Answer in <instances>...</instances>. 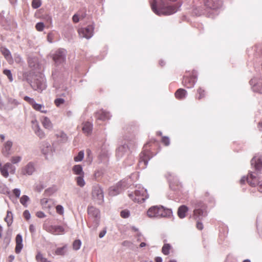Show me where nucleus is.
<instances>
[{
	"instance_id": "f257e3e1",
	"label": "nucleus",
	"mask_w": 262,
	"mask_h": 262,
	"mask_svg": "<svg viewBox=\"0 0 262 262\" xmlns=\"http://www.w3.org/2000/svg\"><path fill=\"white\" fill-rule=\"evenodd\" d=\"M177 0H153L151 3V9L158 15H167L176 13L181 5H171Z\"/></svg>"
},
{
	"instance_id": "f03ea898",
	"label": "nucleus",
	"mask_w": 262,
	"mask_h": 262,
	"mask_svg": "<svg viewBox=\"0 0 262 262\" xmlns=\"http://www.w3.org/2000/svg\"><path fill=\"white\" fill-rule=\"evenodd\" d=\"M172 211L163 206H154L147 211V215L150 218L169 217L172 215Z\"/></svg>"
},
{
	"instance_id": "7ed1b4c3",
	"label": "nucleus",
	"mask_w": 262,
	"mask_h": 262,
	"mask_svg": "<svg viewBox=\"0 0 262 262\" xmlns=\"http://www.w3.org/2000/svg\"><path fill=\"white\" fill-rule=\"evenodd\" d=\"M129 197L135 202L143 203L148 198L146 189L141 186H136L134 192L128 193Z\"/></svg>"
},
{
	"instance_id": "20e7f679",
	"label": "nucleus",
	"mask_w": 262,
	"mask_h": 262,
	"mask_svg": "<svg viewBox=\"0 0 262 262\" xmlns=\"http://www.w3.org/2000/svg\"><path fill=\"white\" fill-rule=\"evenodd\" d=\"M88 214L89 222H91L94 229H96L98 226L100 220V212L99 210L93 206H89L88 208Z\"/></svg>"
},
{
	"instance_id": "39448f33",
	"label": "nucleus",
	"mask_w": 262,
	"mask_h": 262,
	"mask_svg": "<svg viewBox=\"0 0 262 262\" xmlns=\"http://www.w3.org/2000/svg\"><path fill=\"white\" fill-rule=\"evenodd\" d=\"M30 85L33 90L41 92L46 88L44 76L40 73L35 75L30 82Z\"/></svg>"
},
{
	"instance_id": "423d86ee",
	"label": "nucleus",
	"mask_w": 262,
	"mask_h": 262,
	"mask_svg": "<svg viewBox=\"0 0 262 262\" xmlns=\"http://www.w3.org/2000/svg\"><path fill=\"white\" fill-rule=\"evenodd\" d=\"M93 200L98 204L101 205L104 201L103 191L101 186L98 184L93 185L92 190Z\"/></svg>"
},
{
	"instance_id": "0eeeda50",
	"label": "nucleus",
	"mask_w": 262,
	"mask_h": 262,
	"mask_svg": "<svg viewBox=\"0 0 262 262\" xmlns=\"http://www.w3.org/2000/svg\"><path fill=\"white\" fill-rule=\"evenodd\" d=\"M16 172V167L10 162H7L3 164L0 162V172L5 178H7L10 174H14Z\"/></svg>"
},
{
	"instance_id": "6e6552de",
	"label": "nucleus",
	"mask_w": 262,
	"mask_h": 262,
	"mask_svg": "<svg viewBox=\"0 0 262 262\" xmlns=\"http://www.w3.org/2000/svg\"><path fill=\"white\" fill-rule=\"evenodd\" d=\"M193 215L196 220H202L206 215L204 205L202 202H198L195 205Z\"/></svg>"
},
{
	"instance_id": "1a4fd4ad",
	"label": "nucleus",
	"mask_w": 262,
	"mask_h": 262,
	"mask_svg": "<svg viewBox=\"0 0 262 262\" xmlns=\"http://www.w3.org/2000/svg\"><path fill=\"white\" fill-rule=\"evenodd\" d=\"M36 171V165L33 162H29L21 169V174L24 176H32Z\"/></svg>"
},
{
	"instance_id": "9d476101",
	"label": "nucleus",
	"mask_w": 262,
	"mask_h": 262,
	"mask_svg": "<svg viewBox=\"0 0 262 262\" xmlns=\"http://www.w3.org/2000/svg\"><path fill=\"white\" fill-rule=\"evenodd\" d=\"M94 29L93 25H89L85 28L79 29L78 33L81 37L90 39L93 35Z\"/></svg>"
},
{
	"instance_id": "9b49d317",
	"label": "nucleus",
	"mask_w": 262,
	"mask_h": 262,
	"mask_svg": "<svg viewBox=\"0 0 262 262\" xmlns=\"http://www.w3.org/2000/svg\"><path fill=\"white\" fill-rule=\"evenodd\" d=\"M66 51L63 49H58L53 55V59L57 64H60L63 62L66 59Z\"/></svg>"
},
{
	"instance_id": "f8f14e48",
	"label": "nucleus",
	"mask_w": 262,
	"mask_h": 262,
	"mask_svg": "<svg viewBox=\"0 0 262 262\" xmlns=\"http://www.w3.org/2000/svg\"><path fill=\"white\" fill-rule=\"evenodd\" d=\"M251 165H254L256 170L262 173V156L256 155L251 161Z\"/></svg>"
},
{
	"instance_id": "ddd939ff",
	"label": "nucleus",
	"mask_w": 262,
	"mask_h": 262,
	"mask_svg": "<svg viewBox=\"0 0 262 262\" xmlns=\"http://www.w3.org/2000/svg\"><path fill=\"white\" fill-rule=\"evenodd\" d=\"M19 103L15 99L11 97H8L6 104L4 103V107L2 110L11 111L19 105Z\"/></svg>"
},
{
	"instance_id": "4468645a",
	"label": "nucleus",
	"mask_w": 262,
	"mask_h": 262,
	"mask_svg": "<svg viewBox=\"0 0 262 262\" xmlns=\"http://www.w3.org/2000/svg\"><path fill=\"white\" fill-rule=\"evenodd\" d=\"M245 181H247L251 186L254 187L257 184V178L252 173H250L247 177L245 176L243 177L240 181L241 184L244 183Z\"/></svg>"
},
{
	"instance_id": "2eb2a0df",
	"label": "nucleus",
	"mask_w": 262,
	"mask_h": 262,
	"mask_svg": "<svg viewBox=\"0 0 262 262\" xmlns=\"http://www.w3.org/2000/svg\"><path fill=\"white\" fill-rule=\"evenodd\" d=\"M12 145L13 142L11 140H8L4 143L2 149V153L5 157H8L11 154Z\"/></svg>"
},
{
	"instance_id": "dca6fc26",
	"label": "nucleus",
	"mask_w": 262,
	"mask_h": 262,
	"mask_svg": "<svg viewBox=\"0 0 262 262\" xmlns=\"http://www.w3.org/2000/svg\"><path fill=\"white\" fill-rule=\"evenodd\" d=\"M205 4L208 8L216 10L222 6V2L221 0H205Z\"/></svg>"
},
{
	"instance_id": "f3484780",
	"label": "nucleus",
	"mask_w": 262,
	"mask_h": 262,
	"mask_svg": "<svg viewBox=\"0 0 262 262\" xmlns=\"http://www.w3.org/2000/svg\"><path fill=\"white\" fill-rule=\"evenodd\" d=\"M47 231L51 234L55 235L64 233L66 232L65 229L63 226L56 225H52L50 226Z\"/></svg>"
},
{
	"instance_id": "a211bd4d",
	"label": "nucleus",
	"mask_w": 262,
	"mask_h": 262,
	"mask_svg": "<svg viewBox=\"0 0 262 262\" xmlns=\"http://www.w3.org/2000/svg\"><path fill=\"white\" fill-rule=\"evenodd\" d=\"M149 160L147 151H144L141 154L139 164L141 168H145L146 167Z\"/></svg>"
},
{
	"instance_id": "6ab92c4d",
	"label": "nucleus",
	"mask_w": 262,
	"mask_h": 262,
	"mask_svg": "<svg viewBox=\"0 0 262 262\" xmlns=\"http://www.w3.org/2000/svg\"><path fill=\"white\" fill-rule=\"evenodd\" d=\"M250 84L254 92L262 93V82H258L256 78H253L250 81Z\"/></svg>"
},
{
	"instance_id": "aec40b11",
	"label": "nucleus",
	"mask_w": 262,
	"mask_h": 262,
	"mask_svg": "<svg viewBox=\"0 0 262 262\" xmlns=\"http://www.w3.org/2000/svg\"><path fill=\"white\" fill-rule=\"evenodd\" d=\"M15 243L16 247L15 251L17 254H19L23 248V237L20 234H18L16 235L15 237Z\"/></svg>"
},
{
	"instance_id": "412c9836",
	"label": "nucleus",
	"mask_w": 262,
	"mask_h": 262,
	"mask_svg": "<svg viewBox=\"0 0 262 262\" xmlns=\"http://www.w3.org/2000/svg\"><path fill=\"white\" fill-rule=\"evenodd\" d=\"M121 186V183L119 182L116 186L110 187L108 192L109 195L111 196H115L119 194L122 190Z\"/></svg>"
},
{
	"instance_id": "4be33fe9",
	"label": "nucleus",
	"mask_w": 262,
	"mask_h": 262,
	"mask_svg": "<svg viewBox=\"0 0 262 262\" xmlns=\"http://www.w3.org/2000/svg\"><path fill=\"white\" fill-rule=\"evenodd\" d=\"M96 117L97 119L104 121L109 119L111 117L110 114L103 110H99L96 114Z\"/></svg>"
},
{
	"instance_id": "5701e85b",
	"label": "nucleus",
	"mask_w": 262,
	"mask_h": 262,
	"mask_svg": "<svg viewBox=\"0 0 262 262\" xmlns=\"http://www.w3.org/2000/svg\"><path fill=\"white\" fill-rule=\"evenodd\" d=\"M129 152V148L127 145L124 144L118 147L117 150V156L118 158H121L125 154H128Z\"/></svg>"
},
{
	"instance_id": "b1692460",
	"label": "nucleus",
	"mask_w": 262,
	"mask_h": 262,
	"mask_svg": "<svg viewBox=\"0 0 262 262\" xmlns=\"http://www.w3.org/2000/svg\"><path fill=\"white\" fill-rule=\"evenodd\" d=\"M82 130L86 135H90L93 130V124L90 122H85L82 123Z\"/></svg>"
},
{
	"instance_id": "393cba45",
	"label": "nucleus",
	"mask_w": 262,
	"mask_h": 262,
	"mask_svg": "<svg viewBox=\"0 0 262 262\" xmlns=\"http://www.w3.org/2000/svg\"><path fill=\"white\" fill-rule=\"evenodd\" d=\"M41 122L44 128L48 130H51L53 125L50 119L47 117L43 116L41 119Z\"/></svg>"
},
{
	"instance_id": "a878e982",
	"label": "nucleus",
	"mask_w": 262,
	"mask_h": 262,
	"mask_svg": "<svg viewBox=\"0 0 262 262\" xmlns=\"http://www.w3.org/2000/svg\"><path fill=\"white\" fill-rule=\"evenodd\" d=\"M184 84L187 88H191L194 86L196 82V79L194 77L184 78Z\"/></svg>"
},
{
	"instance_id": "bb28decb",
	"label": "nucleus",
	"mask_w": 262,
	"mask_h": 262,
	"mask_svg": "<svg viewBox=\"0 0 262 262\" xmlns=\"http://www.w3.org/2000/svg\"><path fill=\"white\" fill-rule=\"evenodd\" d=\"M1 51L6 59L9 62H12V58L10 51L6 48H2Z\"/></svg>"
},
{
	"instance_id": "cd10ccee",
	"label": "nucleus",
	"mask_w": 262,
	"mask_h": 262,
	"mask_svg": "<svg viewBox=\"0 0 262 262\" xmlns=\"http://www.w3.org/2000/svg\"><path fill=\"white\" fill-rule=\"evenodd\" d=\"M72 171L74 174L79 176L84 175L83 168L80 165H75L72 167Z\"/></svg>"
},
{
	"instance_id": "c85d7f7f",
	"label": "nucleus",
	"mask_w": 262,
	"mask_h": 262,
	"mask_svg": "<svg viewBox=\"0 0 262 262\" xmlns=\"http://www.w3.org/2000/svg\"><path fill=\"white\" fill-rule=\"evenodd\" d=\"M187 91L183 89H179L175 93V96L177 99H183L186 97Z\"/></svg>"
},
{
	"instance_id": "c756f323",
	"label": "nucleus",
	"mask_w": 262,
	"mask_h": 262,
	"mask_svg": "<svg viewBox=\"0 0 262 262\" xmlns=\"http://www.w3.org/2000/svg\"><path fill=\"white\" fill-rule=\"evenodd\" d=\"M32 106L35 110L41 113L46 114L48 112L47 110H45V107L43 105L37 103L36 102L34 103Z\"/></svg>"
},
{
	"instance_id": "7c9ffc66",
	"label": "nucleus",
	"mask_w": 262,
	"mask_h": 262,
	"mask_svg": "<svg viewBox=\"0 0 262 262\" xmlns=\"http://www.w3.org/2000/svg\"><path fill=\"white\" fill-rule=\"evenodd\" d=\"M188 211V208L185 206H181L178 211V215L181 219H183L185 217L186 213Z\"/></svg>"
},
{
	"instance_id": "2f4dec72",
	"label": "nucleus",
	"mask_w": 262,
	"mask_h": 262,
	"mask_svg": "<svg viewBox=\"0 0 262 262\" xmlns=\"http://www.w3.org/2000/svg\"><path fill=\"white\" fill-rule=\"evenodd\" d=\"M56 136L60 142H65L67 141L68 137L67 135L63 132H59L56 134Z\"/></svg>"
},
{
	"instance_id": "473e14b6",
	"label": "nucleus",
	"mask_w": 262,
	"mask_h": 262,
	"mask_svg": "<svg viewBox=\"0 0 262 262\" xmlns=\"http://www.w3.org/2000/svg\"><path fill=\"white\" fill-rule=\"evenodd\" d=\"M84 175H81L77 176V177L75 178V181L76 182L77 185L81 187H83L85 184L84 180Z\"/></svg>"
},
{
	"instance_id": "72a5a7b5",
	"label": "nucleus",
	"mask_w": 262,
	"mask_h": 262,
	"mask_svg": "<svg viewBox=\"0 0 262 262\" xmlns=\"http://www.w3.org/2000/svg\"><path fill=\"white\" fill-rule=\"evenodd\" d=\"M35 134L40 138L43 139L45 137V134L44 132L40 128V126L36 127L33 129Z\"/></svg>"
},
{
	"instance_id": "f704fd0d",
	"label": "nucleus",
	"mask_w": 262,
	"mask_h": 262,
	"mask_svg": "<svg viewBox=\"0 0 262 262\" xmlns=\"http://www.w3.org/2000/svg\"><path fill=\"white\" fill-rule=\"evenodd\" d=\"M30 201V198L28 195H23L20 198V203L22 205H23L25 207H27L28 206L27 203Z\"/></svg>"
},
{
	"instance_id": "c9c22d12",
	"label": "nucleus",
	"mask_w": 262,
	"mask_h": 262,
	"mask_svg": "<svg viewBox=\"0 0 262 262\" xmlns=\"http://www.w3.org/2000/svg\"><path fill=\"white\" fill-rule=\"evenodd\" d=\"M12 214L10 211H7V214L6 217L5 218V221L7 223L8 226H10L12 223Z\"/></svg>"
},
{
	"instance_id": "e433bc0d",
	"label": "nucleus",
	"mask_w": 262,
	"mask_h": 262,
	"mask_svg": "<svg viewBox=\"0 0 262 262\" xmlns=\"http://www.w3.org/2000/svg\"><path fill=\"white\" fill-rule=\"evenodd\" d=\"M49 200L46 198H43L41 200L40 204L43 209H50L51 206L48 204Z\"/></svg>"
},
{
	"instance_id": "4c0bfd02",
	"label": "nucleus",
	"mask_w": 262,
	"mask_h": 262,
	"mask_svg": "<svg viewBox=\"0 0 262 262\" xmlns=\"http://www.w3.org/2000/svg\"><path fill=\"white\" fill-rule=\"evenodd\" d=\"M21 160V157L20 156H13L11 157L10 161L11 163L13 164H16L20 162Z\"/></svg>"
},
{
	"instance_id": "58836bf2",
	"label": "nucleus",
	"mask_w": 262,
	"mask_h": 262,
	"mask_svg": "<svg viewBox=\"0 0 262 262\" xmlns=\"http://www.w3.org/2000/svg\"><path fill=\"white\" fill-rule=\"evenodd\" d=\"M171 246L169 244H164L162 249V253L165 255H168L169 253V250Z\"/></svg>"
},
{
	"instance_id": "ea45409f",
	"label": "nucleus",
	"mask_w": 262,
	"mask_h": 262,
	"mask_svg": "<svg viewBox=\"0 0 262 262\" xmlns=\"http://www.w3.org/2000/svg\"><path fill=\"white\" fill-rule=\"evenodd\" d=\"M84 157V152L83 151H80L78 155L74 157V161L75 162H80L81 161Z\"/></svg>"
},
{
	"instance_id": "a19ab883",
	"label": "nucleus",
	"mask_w": 262,
	"mask_h": 262,
	"mask_svg": "<svg viewBox=\"0 0 262 262\" xmlns=\"http://www.w3.org/2000/svg\"><path fill=\"white\" fill-rule=\"evenodd\" d=\"M66 246H63L61 248H57L55 251V253L58 255H63L66 253Z\"/></svg>"
},
{
	"instance_id": "79ce46f5",
	"label": "nucleus",
	"mask_w": 262,
	"mask_h": 262,
	"mask_svg": "<svg viewBox=\"0 0 262 262\" xmlns=\"http://www.w3.org/2000/svg\"><path fill=\"white\" fill-rule=\"evenodd\" d=\"M81 245V242L80 240H75L73 243V248L75 250H78L80 249Z\"/></svg>"
},
{
	"instance_id": "37998d69",
	"label": "nucleus",
	"mask_w": 262,
	"mask_h": 262,
	"mask_svg": "<svg viewBox=\"0 0 262 262\" xmlns=\"http://www.w3.org/2000/svg\"><path fill=\"white\" fill-rule=\"evenodd\" d=\"M43 145L46 146L47 149L42 148V150L43 153L46 155L50 151H51V147L48 142H43Z\"/></svg>"
},
{
	"instance_id": "c03bdc74",
	"label": "nucleus",
	"mask_w": 262,
	"mask_h": 262,
	"mask_svg": "<svg viewBox=\"0 0 262 262\" xmlns=\"http://www.w3.org/2000/svg\"><path fill=\"white\" fill-rule=\"evenodd\" d=\"M35 28L38 31H42L45 28V25L42 22L37 23L35 25Z\"/></svg>"
},
{
	"instance_id": "a18cd8bd",
	"label": "nucleus",
	"mask_w": 262,
	"mask_h": 262,
	"mask_svg": "<svg viewBox=\"0 0 262 262\" xmlns=\"http://www.w3.org/2000/svg\"><path fill=\"white\" fill-rule=\"evenodd\" d=\"M41 3L40 0H33L32 6L34 9H37L41 6Z\"/></svg>"
},
{
	"instance_id": "49530a36",
	"label": "nucleus",
	"mask_w": 262,
	"mask_h": 262,
	"mask_svg": "<svg viewBox=\"0 0 262 262\" xmlns=\"http://www.w3.org/2000/svg\"><path fill=\"white\" fill-rule=\"evenodd\" d=\"M56 212L60 215H62L64 213V208L63 206L60 205H58L56 206Z\"/></svg>"
},
{
	"instance_id": "de8ad7c7",
	"label": "nucleus",
	"mask_w": 262,
	"mask_h": 262,
	"mask_svg": "<svg viewBox=\"0 0 262 262\" xmlns=\"http://www.w3.org/2000/svg\"><path fill=\"white\" fill-rule=\"evenodd\" d=\"M103 174V171L101 170H98L94 173V178L96 180H98L102 177Z\"/></svg>"
},
{
	"instance_id": "09e8293b",
	"label": "nucleus",
	"mask_w": 262,
	"mask_h": 262,
	"mask_svg": "<svg viewBox=\"0 0 262 262\" xmlns=\"http://www.w3.org/2000/svg\"><path fill=\"white\" fill-rule=\"evenodd\" d=\"M120 215L123 218H128L129 216L130 212L128 210H123L121 211Z\"/></svg>"
},
{
	"instance_id": "8fccbe9b",
	"label": "nucleus",
	"mask_w": 262,
	"mask_h": 262,
	"mask_svg": "<svg viewBox=\"0 0 262 262\" xmlns=\"http://www.w3.org/2000/svg\"><path fill=\"white\" fill-rule=\"evenodd\" d=\"M45 258H46L43 256L42 254L40 252L37 253L35 257L36 261L38 262H42Z\"/></svg>"
},
{
	"instance_id": "3c124183",
	"label": "nucleus",
	"mask_w": 262,
	"mask_h": 262,
	"mask_svg": "<svg viewBox=\"0 0 262 262\" xmlns=\"http://www.w3.org/2000/svg\"><path fill=\"white\" fill-rule=\"evenodd\" d=\"M3 73L5 75H6L8 77V79H9V80L10 81H12V80H13L12 75L11 74V71L9 70H7V69L5 70H4Z\"/></svg>"
},
{
	"instance_id": "603ef678",
	"label": "nucleus",
	"mask_w": 262,
	"mask_h": 262,
	"mask_svg": "<svg viewBox=\"0 0 262 262\" xmlns=\"http://www.w3.org/2000/svg\"><path fill=\"white\" fill-rule=\"evenodd\" d=\"M64 102V100L62 98H57L54 100V103L57 107H59L61 104H63Z\"/></svg>"
},
{
	"instance_id": "864d4df0",
	"label": "nucleus",
	"mask_w": 262,
	"mask_h": 262,
	"mask_svg": "<svg viewBox=\"0 0 262 262\" xmlns=\"http://www.w3.org/2000/svg\"><path fill=\"white\" fill-rule=\"evenodd\" d=\"M24 100L28 102L30 105L32 106L34 103L35 102L33 98H30L28 96H25L24 97Z\"/></svg>"
},
{
	"instance_id": "5fc2aeb1",
	"label": "nucleus",
	"mask_w": 262,
	"mask_h": 262,
	"mask_svg": "<svg viewBox=\"0 0 262 262\" xmlns=\"http://www.w3.org/2000/svg\"><path fill=\"white\" fill-rule=\"evenodd\" d=\"M162 142L166 146H168L170 144V141H169V138L167 137H166V136L163 137V138L162 139Z\"/></svg>"
},
{
	"instance_id": "6e6d98bb",
	"label": "nucleus",
	"mask_w": 262,
	"mask_h": 262,
	"mask_svg": "<svg viewBox=\"0 0 262 262\" xmlns=\"http://www.w3.org/2000/svg\"><path fill=\"white\" fill-rule=\"evenodd\" d=\"M20 193V190L18 188H15L13 190V193L17 198H19Z\"/></svg>"
},
{
	"instance_id": "4d7b16f0",
	"label": "nucleus",
	"mask_w": 262,
	"mask_h": 262,
	"mask_svg": "<svg viewBox=\"0 0 262 262\" xmlns=\"http://www.w3.org/2000/svg\"><path fill=\"white\" fill-rule=\"evenodd\" d=\"M23 216L27 220H29L31 217V214L29 211L27 210L24 211L23 213Z\"/></svg>"
},
{
	"instance_id": "13d9d810",
	"label": "nucleus",
	"mask_w": 262,
	"mask_h": 262,
	"mask_svg": "<svg viewBox=\"0 0 262 262\" xmlns=\"http://www.w3.org/2000/svg\"><path fill=\"white\" fill-rule=\"evenodd\" d=\"M198 93L199 94V96L198 97L199 99H200L204 97V91L202 90L201 88L198 89Z\"/></svg>"
},
{
	"instance_id": "bf43d9fd",
	"label": "nucleus",
	"mask_w": 262,
	"mask_h": 262,
	"mask_svg": "<svg viewBox=\"0 0 262 262\" xmlns=\"http://www.w3.org/2000/svg\"><path fill=\"white\" fill-rule=\"evenodd\" d=\"M31 122L32 124L33 129L35 128L36 127H37V126H38V127L40 126L39 125V123L36 119H34V120H32Z\"/></svg>"
},
{
	"instance_id": "052dcab7",
	"label": "nucleus",
	"mask_w": 262,
	"mask_h": 262,
	"mask_svg": "<svg viewBox=\"0 0 262 262\" xmlns=\"http://www.w3.org/2000/svg\"><path fill=\"white\" fill-rule=\"evenodd\" d=\"M36 216L39 218H44L46 217L45 214L42 211L37 212Z\"/></svg>"
},
{
	"instance_id": "680f3d73",
	"label": "nucleus",
	"mask_w": 262,
	"mask_h": 262,
	"mask_svg": "<svg viewBox=\"0 0 262 262\" xmlns=\"http://www.w3.org/2000/svg\"><path fill=\"white\" fill-rule=\"evenodd\" d=\"M72 19L74 23H78L79 20V15L77 14H74L73 16Z\"/></svg>"
},
{
	"instance_id": "e2e57ef3",
	"label": "nucleus",
	"mask_w": 262,
	"mask_h": 262,
	"mask_svg": "<svg viewBox=\"0 0 262 262\" xmlns=\"http://www.w3.org/2000/svg\"><path fill=\"white\" fill-rule=\"evenodd\" d=\"M29 231L32 233H34L35 232V231H36V228H35V226L34 225L31 224V225H30V226H29Z\"/></svg>"
},
{
	"instance_id": "0e129e2a",
	"label": "nucleus",
	"mask_w": 262,
	"mask_h": 262,
	"mask_svg": "<svg viewBox=\"0 0 262 262\" xmlns=\"http://www.w3.org/2000/svg\"><path fill=\"white\" fill-rule=\"evenodd\" d=\"M200 220H198L197 224H196V228L199 230H202L203 228V224L199 222Z\"/></svg>"
},
{
	"instance_id": "69168bd1",
	"label": "nucleus",
	"mask_w": 262,
	"mask_h": 262,
	"mask_svg": "<svg viewBox=\"0 0 262 262\" xmlns=\"http://www.w3.org/2000/svg\"><path fill=\"white\" fill-rule=\"evenodd\" d=\"M257 184L258 185V189L259 191H260V192H262V181L260 182L257 181L256 185Z\"/></svg>"
},
{
	"instance_id": "338daca9",
	"label": "nucleus",
	"mask_w": 262,
	"mask_h": 262,
	"mask_svg": "<svg viewBox=\"0 0 262 262\" xmlns=\"http://www.w3.org/2000/svg\"><path fill=\"white\" fill-rule=\"evenodd\" d=\"M106 233V230H103L101 231L99 233V237L102 238L103 237H104V236L105 235Z\"/></svg>"
},
{
	"instance_id": "774afa93",
	"label": "nucleus",
	"mask_w": 262,
	"mask_h": 262,
	"mask_svg": "<svg viewBox=\"0 0 262 262\" xmlns=\"http://www.w3.org/2000/svg\"><path fill=\"white\" fill-rule=\"evenodd\" d=\"M155 261L156 262H162V258L161 257H157Z\"/></svg>"
}]
</instances>
